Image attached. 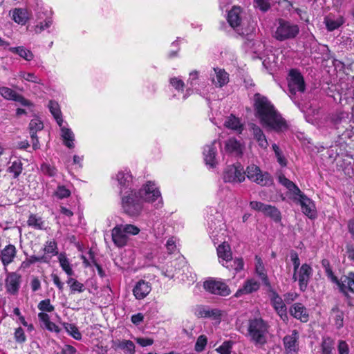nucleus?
<instances>
[{
    "label": "nucleus",
    "mask_w": 354,
    "mask_h": 354,
    "mask_svg": "<svg viewBox=\"0 0 354 354\" xmlns=\"http://www.w3.org/2000/svg\"><path fill=\"white\" fill-rule=\"evenodd\" d=\"M254 109L255 115L259 118L263 127L277 132L288 129V126L286 121L266 96L259 93L254 94Z\"/></svg>",
    "instance_id": "1"
},
{
    "label": "nucleus",
    "mask_w": 354,
    "mask_h": 354,
    "mask_svg": "<svg viewBox=\"0 0 354 354\" xmlns=\"http://www.w3.org/2000/svg\"><path fill=\"white\" fill-rule=\"evenodd\" d=\"M269 325L262 318H254L248 321V336L257 346L264 345L267 342Z\"/></svg>",
    "instance_id": "2"
},
{
    "label": "nucleus",
    "mask_w": 354,
    "mask_h": 354,
    "mask_svg": "<svg viewBox=\"0 0 354 354\" xmlns=\"http://www.w3.org/2000/svg\"><path fill=\"white\" fill-rule=\"evenodd\" d=\"M299 27L297 24L283 19L277 21L276 30L273 37L279 41L295 39L299 33Z\"/></svg>",
    "instance_id": "3"
},
{
    "label": "nucleus",
    "mask_w": 354,
    "mask_h": 354,
    "mask_svg": "<svg viewBox=\"0 0 354 354\" xmlns=\"http://www.w3.org/2000/svg\"><path fill=\"white\" fill-rule=\"evenodd\" d=\"M142 201L137 193H129L122 197V207L126 214L131 216L140 214L142 209Z\"/></svg>",
    "instance_id": "4"
},
{
    "label": "nucleus",
    "mask_w": 354,
    "mask_h": 354,
    "mask_svg": "<svg viewBox=\"0 0 354 354\" xmlns=\"http://www.w3.org/2000/svg\"><path fill=\"white\" fill-rule=\"evenodd\" d=\"M247 178L252 182L261 186H270L272 184V178L268 172H263L261 169L255 165H250L244 170Z\"/></svg>",
    "instance_id": "5"
},
{
    "label": "nucleus",
    "mask_w": 354,
    "mask_h": 354,
    "mask_svg": "<svg viewBox=\"0 0 354 354\" xmlns=\"http://www.w3.org/2000/svg\"><path fill=\"white\" fill-rule=\"evenodd\" d=\"M142 201L153 203L158 201L156 204L157 207H161L162 199L160 192L156 185L151 182H148L137 193Z\"/></svg>",
    "instance_id": "6"
},
{
    "label": "nucleus",
    "mask_w": 354,
    "mask_h": 354,
    "mask_svg": "<svg viewBox=\"0 0 354 354\" xmlns=\"http://www.w3.org/2000/svg\"><path fill=\"white\" fill-rule=\"evenodd\" d=\"M223 180L225 183H242L245 179V172L240 163L226 167L223 171Z\"/></svg>",
    "instance_id": "7"
},
{
    "label": "nucleus",
    "mask_w": 354,
    "mask_h": 354,
    "mask_svg": "<svg viewBox=\"0 0 354 354\" xmlns=\"http://www.w3.org/2000/svg\"><path fill=\"white\" fill-rule=\"evenodd\" d=\"M203 287L207 292L223 297L228 296L231 293L229 286L222 280H207L204 282Z\"/></svg>",
    "instance_id": "8"
},
{
    "label": "nucleus",
    "mask_w": 354,
    "mask_h": 354,
    "mask_svg": "<svg viewBox=\"0 0 354 354\" xmlns=\"http://www.w3.org/2000/svg\"><path fill=\"white\" fill-rule=\"evenodd\" d=\"M288 88L292 95L297 92L303 93L305 91V82L301 73L296 69H291L288 75Z\"/></svg>",
    "instance_id": "9"
},
{
    "label": "nucleus",
    "mask_w": 354,
    "mask_h": 354,
    "mask_svg": "<svg viewBox=\"0 0 354 354\" xmlns=\"http://www.w3.org/2000/svg\"><path fill=\"white\" fill-rule=\"evenodd\" d=\"M293 201L300 205L302 212L308 218H315L316 217L317 212L313 201L301 191L300 194L293 196Z\"/></svg>",
    "instance_id": "10"
},
{
    "label": "nucleus",
    "mask_w": 354,
    "mask_h": 354,
    "mask_svg": "<svg viewBox=\"0 0 354 354\" xmlns=\"http://www.w3.org/2000/svg\"><path fill=\"white\" fill-rule=\"evenodd\" d=\"M341 293L344 296L349 297V292L354 294V272H349L346 275L337 279V282H335Z\"/></svg>",
    "instance_id": "11"
},
{
    "label": "nucleus",
    "mask_w": 354,
    "mask_h": 354,
    "mask_svg": "<svg viewBox=\"0 0 354 354\" xmlns=\"http://www.w3.org/2000/svg\"><path fill=\"white\" fill-rule=\"evenodd\" d=\"M269 292L271 304L276 310L277 313L281 317V318L286 317V306L279 294L273 289L272 286L270 288H266Z\"/></svg>",
    "instance_id": "12"
},
{
    "label": "nucleus",
    "mask_w": 354,
    "mask_h": 354,
    "mask_svg": "<svg viewBox=\"0 0 354 354\" xmlns=\"http://www.w3.org/2000/svg\"><path fill=\"white\" fill-rule=\"evenodd\" d=\"M208 229L209 236L215 244L222 242L225 237V230L221 221H211Z\"/></svg>",
    "instance_id": "13"
},
{
    "label": "nucleus",
    "mask_w": 354,
    "mask_h": 354,
    "mask_svg": "<svg viewBox=\"0 0 354 354\" xmlns=\"http://www.w3.org/2000/svg\"><path fill=\"white\" fill-rule=\"evenodd\" d=\"M299 337V333L297 330H293L290 335H287L283 337V342L286 354H297Z\"/></svg>",
    "instance_id": "14"
},
{
    "label": "nucleus",
    "mask_w": 354,
    "mask_h": 354,
    "mask_svg": "<svg viewBox=\"0 0 354 354\" xmlns=\"http://www.w3.org/2000/svg\"><path fill=\"white\" fill-rule=\"evenodd\" d=\"M313 274L312 268L307 263H304L297 270V277L301 291L304 292L308 286L309 280Z\"/></svg>",
    "instance_id": "15"
},
{
    "label": "nucleus",
    "mask_w": 354,
    "mask_h": 354,
    "mask_svg": "<svg viewBox=\"0 0 354 354\" xmlns=\"http://www.w3.org/2000/svg\"><path fill=\"white\" fill-rule=\"evenodd\" d=\"M212 83L216 87H223L229 82L228 73L222 68H214L210 73Z\"/></svg>",
    "instance_id": "16"
},
{
    "label": "nucleus",
    "mask_w": 354,
    "mask_h": 354,
    "mask_svg": "<svg viewBox=\"0 0 354 354\" xmlns=\"http://www.w3.org/2000/svg\"><path fill=\"white\" fill-rule=\"evenodd\" d=\"M111 236L114 244L119 248L126 245L129 241V236L118 225L111 230Z\"/></svg>",
    "instance_id": "17"
},
{
    "label": "nucleus",
    "mask_w": 354,
    "mask_h": 354,
    "mask_svg": "<svg viewBox=\"0 0 354 354\" xmlns=\"http://www.w3.org/2000/svg\"><path fill=\"white\" fill-rule=\"evenodd\" d=\"M21 277L16 272H10L6 279V288L8 293L15 295L20 286Z\"/></svg>",
    "instance_id": "18"
},
{
    "label": "nucleus",
    "mask_w": 354,
    "mask_h": 354,
    "mask_svg": "<svg viewBox=\"0 0 354 354\" xmlns=\"http://www.w3.org/2000/svg\"><path fill=\"white\" fill-rule=\"evenodd\" d=\"M243 149L244 145L236 138H230L225 143L226 153L240 156L243 154Z\"/></svg>",
    "instance_id": "19"
},
{
    "label": "nucleus",
    "mask_w": 354,
    "mask_h": 354,
    "mask_svg": "<svg viewBox=\"0 0 354 354\" xmlns=\"http://www.w3.org/2000/svg\"><path fill=\"white\" fill-rule=\"evenodd\" d=\"M151 290L150 283L144 280H140L136 283L133 289V293L137 299H142L149 295Z\"/></svg>",
    "instance_id": "20"
},
{
    "label": "nucleus",
    "mask_w": 354,
    "mask_h": 354,
    "mask_svg": "<svg viewBox=\"0 0 354 354\" xmlns=\"http://www.w3.org/2000/svg\"><path fill=\"white\" fill-rule=\"evenodd\" d=\"M243 17V10L239 6H234L228 12L227 21L235 28L241 26Z\"/></svg>",
    "instance_id": "21"
},
{
    "label": "nucleus",
    "mask_w": 354,
    "mask_h": 354,
    "mask_svg": "<svg viewBox=\"0 0 354 354\" xmlns=\"http://www.w3.org/2000/svg\"><path fill=\"white\" fill-rule=\"evenodd\" d=\"M259 283L255 279H248L244 282L243 286L238 289L234 296L236 297H239L243 295H248L252 293L253 292L257 291L259 289Z\"/></svg>",
    "instance_id": "22"
},
{
    "label": "nucleus",
    "mask_w": 354,
    "mask_h": 354,
    "mask_svg": "<svg viewBox=\"0 0 354 354\" xmlns=\"http://www.w3.org/2000/svg\"><path fill=\"white\" fill-rule=\"evenodd\" d=\"M216 141L214 140L210 145H207L204 147L203 155L204 160L207 165L211 167H214L217 164L216 160V148L215 147Z\"/></svg>",
    "instance_id": "23"
},
{
    "label": "nucleus",
    "mask_w": 354,
    "mask_h": 354,
    "mask_svg": "<svg viewBox=\"0 0 354 354\" xmlns=\"http://www.w3.org/2000/svg\"><path fill=\"white\" fill-rule=\"evenodd\" d=\"M132 175L128 170L120 171L116 175V180L118 182L120 188V193L125 189H131Z\"/></svg>",
    "instance_id": "24"
},
{
    "label": "nucleus",
    "mask_w": 354,
    "mask_h": 354,
    "mask_svg": "<svg viewBox=\"0 0 354 354\" xmlns=\"http://www.w3.org/2000/svg\"><path fill=\"white\" fill-rule=\"evenodd\" d=\"M17 250L14 245L9 244L6 245L0 252V258L4 266L11 263L15 256Z\"/></svg>",
    "instance_id": "25"
},
{
    "label": "nucleus",
    "mask_w": 354,
    "mask_h": 354,
    "mask_svg": "<svg viewBox=\"0 0 354 354\" xmlns=\"http://www.w3.org/2000/svg\"><path fill=\"white\" fill-rule=\"evenodd\" d=\"M290 314L302 322H306L308 320L307 309L300 303H296L290 308Z\"/></svg>",
    "instance_id": "26"
},
{
    "label": "nucleus",
    "mask_w": 354,
    "mask_h": 354,
    "mask_svg": "<svg viewBox=\"0 0 354 354\" xmlns=\"http://www.w3.org/2000/svg\"><path fill=\"white\" fill-rule=\"evenodd\" d=\"M252 134L254 139L258 143L259 147L263 150H266L268 147V142L263 130L256 124L252 125Z\"/></svg>",
    "instance_id": "27"
},
{
    "label": "nucleus",
    "mask_w": 354,
    "mask_h": 354,
    "mask_svg": "<svg viewBox=\"0 0 354 354\" xmlns=\"http://www.w3.org/2000/svg\"><path fill=\"white\" fill-rule=\"evenodd\" d=\"M255 269L257 274H258L259 277L261 279L266 288H270L271 284L269 281L268 275L265 272V268L263 261L258 256L255 257Z\"/></svg>",
    "instance_id": "28"
},
{
    "label": "nucleus",
    "mask_w": 354,
    "mask_h": 354,
    "mask_svg": "<svg viewBox=\"0 0 354 354\" xmlns=\"http://www.w3.org/2000/svg\"><path fill=\"white\" fill-rule=\"evenodd\" d=\"M38 318L43 328H45L50 332L56 333H59L60 332L59 326L55 323L50 322V317L48 314L45 313H39L38 314Z\"/></svg>",
    "instance_id": "29"
},
{
    "label": "nucleus",
    "mask_w": 354,
    "mask_h": 354,
    "mask_svg": "<svg viewBox=\"0 0 354 354\" xmlns=\"http://www.w3.org/2000/svg\"><path fill=\"white\" fill-rule=\"evenodd\" d=\"M216 250L218 257L219 259L223 260V263H227L228 262H230L232 254L229 244L225 243V242L223 241L221 244L218 245Z\"/></svg>",
    "instance_id": "30"
},
{
    "label": "nucleus",
    "mask_w": 354,
    "mask_h": 354,
    "mask_svg": "<svg viewBox=\"0 0 354 354\" xmlns=\"http://www.w3.org/2000/svg\"><path fill=\"white\" fill-rule=\"evenodd\" d=\"M12 19L18 24L24 25L28 20V15L26 10L23 8H15L10 12Z\"/></svg>",
    "instance_id": "31"
},
{
    "label": "nucleus",
    "mask_w": 354,
    "mask_h": 354,
    "mask_svg": "<svg viewBox=\"0 0 354 354\" xmlns=\"http://www.w3.org/2000/svg\"><path fill=\"white\" fill-rule=\"evenodd\" d=\"M61 137L62 138L64 144L68 148L74 147L75 136L71 129L62 125Z\"/></svg>",
    "instance_id": "32"
},
{
    "label": "nucleus",
    "mask_w": 354,
    "mask_h": 354,
    "mask_svg": "<svg viewBox=\"0 0 354 354\" xmlns=\"http://www.w3.org/2000/svg\"><path fill=\"white\" fill-rule=\"evenodd\" d=\"M48 108H49L50 113H52V115L56 120L58 125L59 127H62V124H63V119H62V113H61L58 103H57L55 101L51 100L49 102Z\"/></svg>",
    "instance_id": "33"
},
{
    "label": "nucleus",
    "mask_w": 354,
    "mask_h": 354,
    "mask_svg": "<svg viewBox=\"0 0 354 354\" xmlns=\"http://www.w3.org/2000/svg\"><path fill=\"white\" fill-rule=\"evenodd\" d=\"M279 183L286 187L294 195V196L297 194H300V189L292 181L286 178L284 176H279Z\"/></svg>",
    "instance_id": "34"
},
{
    "label": "nucleus",
    "mask_w": 354,
    "mask_h": 354,
    "mask_svg": "<svg viewBox=\"0 0 354 354\" xmlns=\"http://www.w3.org/2000/svg\"><path fill=\"white\" fill-rule=\"evenodd\" d=\"M335 341L330 337H323L321 344L322 354H333Z\"/></svg>",
    "instance_id": "35"
},
{
    "label": "nucleus",
    "mask_w": 354,
    "mask_h": 354,
    "mask_svg": "<svg viewBox=\"0 0 354 354\" xmlns=\"http://www.w3.org/2000/svg\"><path fill=\"white\" fill-rule=\"evenodd\" d=\"M198 315L201 317H212L214 319H219L221 317V313L218 309L202 308L198 310Z\"/></svg>",
    "instance_id": "36"
},
{
    "label": "nucleus",
    "mask_w": 354,
    "mask_h": 354,
    "mask_svg": "<svg viewBox=\"0 0 354 354\" xmlns=\"http://www.w3.org/2000/svg\"><path fill=\"white\" fill-rule=\"evenodd\" d=\"M223 266L227 268L229 270H234L236 272H238L243 269L244 262L242 258L232 257L230 262L222 263Z\"/></svg>",
    "instance_id": "37"
},
{
    "label": "nucleus",
    "mask_w": 354,
    "mask_h": 354,
    "mask_svg": "<svg viewBox=\"0 0 354 354\" xmlns=\"http://www.w3.org/2000/svg\"><path fill=\"white\" fill-rule=\"evenodd\" d=\"M28 225L35 230H42L45 229V223L42 220V218L37 216L36 214H31L29 216Z\"/></svg>",
    "instance_id": "38"
},
{
    "label": "nucleus",
    "mask_w": 354,
    "mask_h": 354,
    "mask_svg": "<svg viewBox=\"0 0 354 354\" xmlns=\"http://www.w3.org/2000/svg\"><path fill=\"white\" fill-rule=\"evenodd\" d=\"M224 124L227 128L236 130L239 132L243 129L239 118L232 115L226 119Z\"/></svg>",
    "instance_id": "39"
},
{
    "label": "nucleus",
    "mask_w": 354,
    "mask_h": 354,
    "mask_svg": "<svg viewBox=\"0 0 354 354\" xmlns=\"http://www.w3.org/2000/svg\"><path fill=\"white\" fill-rule=\"evenodd\" d=\"M263 214L272 218L274 221H279L281 218V213L279 209L274 206L270 205H266V209L263 211Z\"/></svg>",
    "instance_id": "40"
},
{
    "label": "nucleus",
    "mask_w": 354,
    "mask_h": 354,
    "mask_svg": "<svg viewBox=\"0 0 354 354\" xmlns=\"http://www.w3.org/2000/svg\"><path fill=\"white\" fill-rule=\"evenodd\" d=\"M10 51L12 53H17L21 57L24 58V59L27 61H30L32 59L33 55L32 52L23 46H19V47H15L11 48Z\"/></svg>",
    "instance_id": "41"
},
{
    "label": "nucleus",
    "mask_w": 354,
    "mask_h": 354,
    "mask_svg": "<svg viewBox=\"0 0 354 354\" xmlns=\"http://www.w3.org/2000/svg\"><path fill=\"white\" fill-rule=\"evenodd\" d=\"M64 328L66 332L76 340L82 339V334L76 326L73 324L64 323Z\"/></svg>",
    "instance_id": "42"
},
{
    "label": "nucleus",
    "mask_w": 354,
    "mask_h": 354,
    "mask_svg": "<svg viewBox=\"0 0 354 354\" xmlns=\"http://www.w3.org/2000/svg\"><path fill=\"white\" fill-rule=\"evenodd\" d=\"M321 263L322 266L324 269L325 273L328 279L330 280V281L333 283L337 282V277L334 274L329 261L326 259H324L322 261Z\"/></svg>",
    "instance_id": "43"
},
{
    "label": "nucleus",
    "mask_w": 354,
    "mask_h": 354,
    "mask_svg": "<svg viewBox=\"0 0 354 354\" xmlns=\"http://www.w3.org/2000/svg\"><path fill=\"white\" fill-rule=\"evenodd\" d=\"M325 23L327 29L330 31H333L338 28L343 24V19L340 17L335 19L330 17H327L325 18Z\"/></svg>",
    "instance_id": "44"
},
{
    "label": "nucleus",
    "mask_w": 354,
    "mask_h": 354,
    "mask_svg": "<svg viewBox=\"0 0 354 354\" xmlns=\"http://www.w3.org/2000/svg\"><path fill=\"white\" fill-rule=\"evenodd\" d=\"M22 162L20 160H15L12 162L11 166L8 167V171L13 174V177L17 178L22 172Z\"/></svg>",
    "instance_id": "45"
},
{
    "label": "nucleus",
    "mask_w": 354,
    "mask_h": 354,
    "mask_svg": "<svg viewBox=\"0 0 354 354\" xmlns=\"http://www.w3.org/2000/svg\"><path fill=\"white\" fill-rule=\"evenodd\" d=\"M290 257L291 261L293 263L294 266V273L292 276V279L294 281H297V270L299 268L300 266V261L299 259L298 254L295 250H291L290 252Z\"/></svg>",
    "instance_id": "46"
},
{
    "label": "nucleus",
    "mask_w": 354,
    "mask_h": 354,
    "mask_svg": "<svg viewBox=\"0 0 354 354\" xmlns=\"http://www.w3.org/2000/svg\"><path fill=\"white\" fill-rule=\"evenodd\" d=\"M59 261L60 266L68 276H72L74 274L71 264L66 257L61 254L59 257Z\"/></svg>",
    "instance_id": "47"
},
{
    "label": "nucleus",
    "mask_w": 354,
    "mask_h": 354,
    "mask_svg": "<svg viewBox=\"0 0 354 354\" xmlns=\"http://www.w3.org/2000/svg\"><path fill=\"white\" fill-rule=\"evenodd\" d=\"M40 170L43 174L49 177H54L56 176L57 170L54 166L44 162L40 166Z\"/></svg>",
    "instance_id": "48"
},
{
    "label": "nucleus",
    "mask_w": 354,
    "mask_h": 354,
    "mask_svg": "<svg viewBox=\"0 0 354 354\" xmlns=\"http://www.w3.org/2000/svg\"><path fill=\"white\" fill-rule=\"evenodd\" d=\"M118 347L122 350L126 351L130 354H134L135 345L131 340H122L118 342Z\"/></svg>",
    "instance_id": "49"
},
{
    "label": "nucleus",
    "mask_w": 354,
    "mask_h": 354,
    "mask_svg": "<svg viewBox=\"0 0 354 354\" xmlns=\"http://www.w3.org/2000/svg\"><path fill=\"white\" fill-rule=\"evenodd\" d=\"M0 94L4 99L14 101L17 93L8 87L2 86L0 88Z\"/></svg>",
    "instance_id": "50"
},
{
    "label": "nucleus",
    "mask_w": 354,
    "mask_h": 354,
    "mask_svg": "<svg viewBox=\"0 0 354 354\" xmlns=\"http://www.w3.org/2000/svg\"><path fill=\"white\" fill-rule=\"evenodd\" d=\"M47 254H51L53 256L58 254L57 243L55 240H50L46 242L44 249Z\"/></svg>",
    "instance_id": "51"
},
{
    "label": "nucleus",
    "mask_w": 354,
    "mask_h": 354,
    "mask_svg": "<svg viewBox=\"0 0 354 354\" xmlns=\"http://www.w3.org/2000/svg\"><path fill=\"white\" fill-rule=\"evenodd\" d=\"M19 77L21 79H24L28 82H31L33 83H37L39 84H41V80L38 78L34 73H26L24 71H21L19 73Z\"/></svg>",
    "instance_id": "52"
},
{
    "label": "nucleus",
    "mask_w": 354,
    "mask_h": 354,
    "mask_svg": "<svg viewBox=\"0 0 354 354\" xmlns=\"http://www.w3.org/2000/svg\"><path fill=\"white\" fill-rule=\"evenodd\" d=\"M207 344V338L205 335H200L195 344L194 349L196 352L200 353L205 350V346Z\"/></svg>",
    "instance_id": "53"
},
{
    "label": "nucleus",
    "mask_w": 354,
    "mask_h": 354,
    "mask_svg": "<svg viewBox=\"0 0 354 354\" xmlns=\"http://www.w3.org/2000/svg\"><path fill=\"white\" fill-rule=\"evenodd\" d=\"M233 342L225 341L220 346L216 348V351L220 354H230L232 352Z\"/></svg>",
    "instance_id": "54"
},
{
    "label": "nucleus",
    "mask_w": 354,
    "mask_h": 354,
    "mask_svg": "<svg viewBox=\"0 0 354 354\" xmlns=\"http://www.w3.org/2000/svg\"><path fill=\"white\" fill-rule=\"evenodd\" d=\"M120 227H122V230L127 234L128 236L129 235H136L140 232V229L131 224H120L118 225Z\"/></svg>",
    "instance_id": "55"
},
{
    "label": "nucleus",
    "mask_w": 354,
    "mask_h": 354,
    "mask_svg": "<svg viewBox=\"0 0 354 354\" xmlns=\"http://www.w3.org/2000/svg\"><path fill=\"white\" fill-rule=\"evenodd\" d=\"M38 308L41 310V313L48 312L51 313L54 310L55 307L51 305L50 299H44L41 301L38 304Z\"/></svg>",
    "instance_id": "56"
},
{
    "label": "nucleus",
    "mask_w": 354,
    "mask_h": 354,
    "mask_svg": "<svg viewBox=\"0 0 354 354\" xmlns=\"http://www.w3.org/2000/svg\"><path fill=\"white\" fill-rule=\"evenodd\" d=\"M55 195L58 198L63 199L71 195V191L64 185H58L55 192Z\"/></svg>",
    "instance_id": "57"
},
{
    "label": "nucleus",
    "mask_w": 354,
    "mask_h": 354,
    "mask_svg": "<svg viewBox=\"0 0 354 354\" xmlns=\"http://www.w3.org/2000/svg\"><path fill=\"white\" fill-rule=\"evenodd\" d=\"M44 128L43 122L38 118H34L30 120L29 123V131H41Z\"/></svg>",
    "instance_id": "58"
},
{
    "label": "nucleus",
    "mask_w": 354,
    "mask_h": 354,
    "mask_svg": "<svg viewBox=\"0 0 354 354\" xmlns=\"http://www.w3.org/2000/svg\"><path fill=\"white\" fill-rule=\"evenodd\" d=\"M254 5L263 12L268 11L270 8L268 0H254Z\"/></svg>",
    "instance_id": "59"
},
{
    "label": "nucleus",
    "mask_w": 354,
    "mask_h": 354,
    "mask_svg": "<svg viewBox=\"0 0 354 354\" xmlns=\"http://www.w3.org/2000/svg\"><path fill=\"white\" fill-rule=\"evenodd\" d=\"M15 339L17 343L22 344L26 342V337L22 328L19 327L15 332Z\"/></svg>",
    "instance_id": "60"
},
{
    "label": "nucleus",
    "mask_w": 354,
    "mask_h": 354,
    "mask_svg": "<svg viewBox=\"0 0 354 354\" xmlns=\"http://www.w3.org/2000/svg\"><path fill=\"white\" fill-rule=\"evenodd\" d=\"M49 258L46 257V255H43L41 257H37L35 255L30 256L28 261L30 264H33L37 262H44V263H48L49 262Z\"/></svg>",
    "instance_id": "61"
},
{
    "label": "nucleus",
    "mask_w": 354,
    "mask_h": 354,
    "mask_svg": "<svg viewBox=\"0 0 354 354\" xmlns=\"http://www.w3.org/2000/svg\"><path fill=\"white\" fill-rule=\"evenodd\" d=\"M52 24V20L50 19H47L44 22H41L39 24H37L35 28V31L36 33H40L41 31L50 27Z\"/></svg>",
    "instance_id": "62"
},
{
    "label": "nucleus",
    "mask_w": 354,
    "mask_h": 354,
    "mask_svg": "<svg viewBox=\"0 0 354 354\" xmlns=\"http://www.w3.org/2000/svg\"><path fill=\"white\" fill-rule=\"evenodd\" d=\"M339 354H349V347L348 344L344 340H339L337 345Z\"/></svg>",
    "instance_id": "63"
},
{
    "label": "nucleus",
    "mask_w": 354,
    "mask_h": 354,
    "mask_svg": "<svg viewBox=\"0 0 354 354\" xmlns=\"http://www.w3.org/2000/svg\"><path fill=\"white\" fill-rule=\"evenodd\" d=\"M267 204L263 203L259 201H251L250 203V207L254 210L259 211L263 213L266 209Z\"/></svg>",
    "instance_id": "64"
}]
</instances>
